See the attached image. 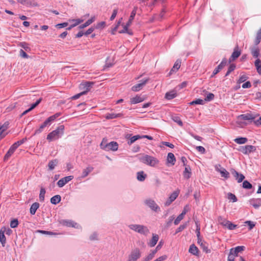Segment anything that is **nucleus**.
Here are the masks:
<instances>
[{
  "label": "nucleus",
  "instance_id": "nucleus-28",
  "mask_svg": "<svg viewBox=\"0 0 261 261\" xmlns=\"http://www.w3.org/2000/svg\"><path fill=\"white\" fill-rule=\"evenodd\" d=\"M93 168L91 166L87 167L84 169L82 172L81 177L85 178L88 175V174L93 171Z\"/></svg>",
  "mask_w": 261,
  "mask_h": 261
},
{
  "label": "nucleus",
  "instance_id": "nucleus-23",
  "mask_svg": "<svg viewBox=\"0 0 261 261\" xmlns=\"http://www.w3.org/2000/svg\"><path fill=\"white\" fill-rule=\"evenodd\" d=\"M189 252L193 255L199 256V250L194 244H192L190 246Z\"/></svg>",
  "mask_w": 261,
  "mask_h": 261
},
{
  "label": "nucleus",
  "instance_id": "nucleus-14",
  "mask_svg": "<svg viewBox=\"0 0 261 261\" xmlns=\"http://www.w3.org/2000/svg\"><path fill=\"white\" fill-rule=\"evenodd\" d=\"M241 55V51L239 49V47L237 45L234 49V50L229 59V62L230 63L231 62L234 61L236 59H237Z\"/></svg>",
  "mask_w": 261,
  "mask_h": 261
},
{
  "label": "nucleus",
  "instance_id": "nucleus-56",
  "mask_svg": "<svg viewBox=\"0 0 261 261\" xmlns=\"http://www.w3.org/2000/svg\"><path fill=\"white\" fill-rule=\"evenodd\" d=\"M229 230H233L237 227V225L232 224L230 221H228L226 226Z\"/></svg>",
  "mask_w": 261,
  "mask_h": 261
},
{
  "label": "nucleus",
  "instance_id": "nucleus-54",
  "mask_svg": "<svg viewBox=\"0 0 261 261\" xmlns=\"http://www.w3.org/2000/svg\"><path fill=\"white\" fill-rule=\"evenodd\" d=\"M60 116V113H57L48 118L51 122H53L57 118Z\"/></svg>",
  "mask_w": 261,
  "mask_h": 261
},
{
  "label": "nucleus",
  "instance_id": "nucleus-42",
  "mask_svg": "<svg viewBox=\"0 0 261 261\" xmlns=\"http://www.w3.org/2000/svg\"><path fill=\"white\" fill-rule=\"evenodd\" d=\"M141 138H142V137L140 135H136V136H133L130 138V139L128 141L127 143L129 145H131L134 142H135L136 140H137L138 139H141Z\"/></svg>",
  "mask_w": 261,
  "mask_h": 261
},
{
  "label": "nucleus",
  "instance_id": "nucleus-62",
  "mask_svg": "<svg viewBox=\"0 0 261 261\" xmlns=\"http://www.w3.org/2000/svg\"><path fill=\"white\" fill-rule=\"evenodd\" d=\"M20 56L23 58H29L28 54L22 49H20Z\"/></svg>",
  "mask_w": 261,
  "mask_h": 261
},
{
  "label": "nucleus",
  "instance_id": "nucleus-15",
  "mask_svg": "<svg viewBox=\"0 0 261 261\" xmlns=\"http://www.w3.org/2000/svg\"><path fill=\"white\" fill-rule=\"evenodd\" d=\"M18 3L27 7H37L38 4L35 1H31L30 0H17Z\"/></svg>",
  "mask_w": 261,
  "mask_h": 261
},
{
  "label": "nucleus",
  "instance_id": "nucleus-46",
  "mask_svg": "<svg viewBox=\"0 0 261 261\" xmlns=\"http://www.w3.org/2000/svg\"><path fill=\"white\" fill-rule=\"evenodd\" d=\"M251 54L255 58H257L259 55V49L256 47H253L251 49Z\"/></svg>",
  "mask_w": 261,
  "mask_h": 261
},
{
  "label": "nucleus",
  "instance_id": "nucleus-38",
  "mask_svg": "<svg viewBox=\"0 0 261 261\" xmlns=\"http://www.w3.org/2000/svg\"><path fill=\"white\" fill-rule=\"evenodd\" d=\"M247 139L246 138L240 137L236 138L234 140V142L239 144H245L247 142Z\"/></svg>",
  "mask_w": 261,
  "mask_h": 261
},
{
  "label": "nucleus",
  "instance_id": "nucleus-59",
  "mask_svg": "<svg viewBox=\"0 0 261 261\" xmlns=\"http://www.w3.org/2000/svg\"><path fill=\"white\" fill-rule=\"evenodd\" d=\"M231 172V174L233 175V176H234V177L236 178V180L238 179V178L239 177L240 175L241 174V173H239L238 172L236 171L234 169H232Z\"/></svg>",
  "mask_w": 261,
  "mask_h": 261
},
{
  "label": "nucleus",
  "instance_id": "nucleus-43",
  "mask_svg": "<svg viewBox=\"0 0 261 261\" xmlns=\"http://www.w3.org/2000/svg\"><path fill=\"white\" fill-rule=\"evenodd\" d=\"M45 194V190L43 188H41L39 194V200L43 202L44 200V196Z\"/></svg>",
  "mask_w": 261,
  "mask_h": 261
},
{
  "label": "nucleus",
  "instance_id": "nucleus-1",
  "mask_svg": "<svg viewBox=\"0 0 261 261\" xmlns=\"http://www.w3.org/2000/svg\"><path fill=\"white\" fill-rule=\"evenodd\" d=\"M139 159L143 164L151 167H154L159 163V161L158 159L147 154H143Z\"/></svg>",
  "mask_w": 261,
  "mask_h": 261
},
{
  "label": "nucleus",
  "instance_id": "nucleus-34",
  "mask_svg": "<svg viewBox=\"0 0 261 261\" xmlns=\"http://www.w3.org/2000/svg\"><path fill=\"white\" fill-rule=\"evenodd\" d=\"M58 164V160L57 159L53 160L50 161L48 163V166L50 170H53L55 167Z\"/></svg>",
  "mask_w": 261,
  "mask_h": 261
},
{
  "label": "nucleus",
  "instance_id": "nucleus-29",
  "mask_svg": "<svg viewBox=\"0 0 261 261\" xmlns=\"http://www.w3.org/2000/svg\"><path fill=\"white\" fill-rule=\"evenodd\" d=\"M137 174V178L140 181H144L147 177V175L145 174L143 171L138 172Z\"/></svg>",
  "mask_w": 261,
  "mask_h": 261
},
{
  "label": "nucleus",
  "instance_id": "nucleus-39",
  "mask_svg": "<svg viewBox=\"0 0 261 261\" xmlns=\"http://www.w3.org/2000/svg\"><path fill=\"white\" fill-rule=\"evenodd\" d=\"M218 221L221 225L226 226L227 224L228 223V220H226L225 218H224L222 216H219L218 218Z\"/></svg>",
  "mask_w": 261,
  "mask_h": 261
},
{
  "label": "nucleus",
  "instance_id": "nucleus-24",
  "mask_svg": "<svg viewBox=\"0 0 261 261\" xmlns=\"http://www.w3.org/2000/svg\"><path fill=\"white\" fill-rule=\"evenodd\" d=\"M195 224H196V236L197 237V243H198V244H199L200 243V242H201V239L200 238V224L198 221H196Z\"/></svg>",
  "mask_w": 261,
  "mask_h": 261
},
{
  "label": "nucleus",
  "instance_id": "nucleus-8",
  "mask_svg": "<svg viewBox=\"0 0 261 261\" xmlns=\"http://www.w3.org/2000/svg\"><path fill=\"white\" fill-rule=\"evenodd\" d=\"M145 203L150 207L152 211L158 212L160 211V208L155 203V202L151 199L145 200Z\"/></svg>",
  "mask_w": 261,
  "mask_h": 261
},
{
  "label": "nucleus",
  "instance_id": "nucleus-49",
  "mask_svg": "<svg viewBox=\"0 0 261 261\" xmlns=\"http://www.w3.org/2000/svg\"><path fill=\"white\" fill-rule=\"evenodd\" d=\"M18 225V221L17 219H13L10 222V227L11 228H14L16 227Z\"/></svg>",
  "mask_w": 261,
  "mask_h": 261
},
{
  "label": "nucleus",
  "instance_id": "nucleus-45",
  "mask_svg": "<svg viewBox=\"0 0 261 261\" xmlns=\"http://www.w3.org/2000/svg\"><path fill=\"white\" fill-rule=\"evenodd\" d=\"M121 115L120 114H116L115 113L108 114L106 116V118L107 119H112L118 117H120Z\"/></svg>",
  "mask_w": 261,
  "mask_h": 261
},
{
  "label": "nucleus",
  "instance_id": "nucleus-25",
  "mask_svg": "<svg viewBox=\"0 0 261 261\" xmlns=\"http://www.w3.org/2000/svg\"><path fill=\"white\" fill-rule=\"evenodd\" d=\"M138 9L137 7H135L133 10V11L131 12L130 16L129 17V20L127 21L126 24L128 25L129 26L130 25V24L132 23L133 20L134 19V17L136 14L137 10Z\"/></svg>",
  "mask_w": 261,
  "mask_h": 261
},
{
  "label": "nucleus",
  "instance_id": "nucleus-5",
  "mask_svg": "<svg viewBox=\"0 0 261 261\" xmlns=\"http://www.w3.org/2000/svg\"><path fill=\"white\" fill-rule=\"evenodd\" d=\"M141 256V252L139 248H135L132 250L128 257L127 261H137Z\"/></svg>",
  "mask_w": 261,
  "mask_h": 261
},
{
  "label": "nucleus",
  "instance_id": "nucleus-2",
  "mask_svg": "<svg viewBox=\"0 0 261 261\" xmlns=\"http://www.w3.org/2000/svg\"><path fill=\"white\" fill-rule=\"evenodd\" d=\"M64 126L60 125L55 130L49 133L47 136V140L50 142L56 140L60 138L64 134Z\"/></svg>",
  "mask_w": 261,
  "mask_h": 261
},
{
  "label": "nucleus",
  "instance_id": "nucleus-47",
  "mask_svg": "<svg viewBox=\"0 0 261 261\" xmlns=\"http://www.w3.org/2000/svg\"><path fill=\"white\" fill-rule=\"evenodd\" d=\"M242 187L246 189H250L252 188V185L247 180H244L243 182Z\"/></svg>",
  "mask_w": 261,
  "mask_h": 261
},
{
  "label": "nucleus",
  "instance_id": "nucleus-13",
  "mask_svg": "<svg viewBox=\"0 0 261 261\" xmlns=\"http://www.w3.org/2000/svg\"><path fill=\"white\" fill-rule=\"evenodd\" d=\"M73 178V176H68L60 179L57 182L58 186L61 188L63 187L65 184L71 180Z\"/></svg>",
  "mask_w": 261,
  "mask_h": 261
},
{
  "label": "nucleus",
  "instance_id": "nucleus-64",
  "mask_svg": "<svg viewBox=\"0 0 261 261\" xmlns=\"http://www.w3.org/2000/svg\"><path fill=\"white\" fill-rule=\"evenodd\" d=\"M234 254L230 252L228 256V261H234Z\"/></svg>",
  "mask_w": 261,
  "mask_h": 261
},
{
  "label": "nucleus",
  "instance_id": "nucleus-4",
  "mask_svg": "<svg viewBox=\"0 0 261 261\" xmlns=\"http://www.w3.org/2000/svg\"><path fill=\"white\" fill-rule=\"evenodd\" d=\"M100 146L102 149L106 151H116L118 148V144L116 142L112 141L110 143H107V140L106 139H103Z\"/></svg>",
  "mask_w": 261,
  "mask_h": 261
},
{
  "label": "nucleus",
  "instance_id": "nucleus-57",
  "mask_svg": "<svg viewBox=\"0 0 261 261\" xmlns=\"http://www.w3.org/2000/svg\"><path fill=\"white\" fill-rule=\"evenodd\" d=\"M223 68H222V66H220L219 65L214 69L213 74L212 75V77H213L214 75L217 74L221 69Z\"/></svg>",
  "mask_w": 261,
  "mask_h": 261
},
{
  "label": "nucleus",
  "instance_id": "nucleus-19",
  "mask_svg": "<svg viewBox=\"0 0 261 261\" xmlns=\"http://www.w3.org/2000/svg\"><path fill=\"white\" fill-rule=\"evenodd\" d=\"M245 248V247L243 246H237L236 248H231L230 252L233 254L235 256H237L238 253L244 251Z\"/></svg>",
  "mask_w": 261,
  "mask_h": 261
},
{
  "label": "nucleus",
  "instance_id": "nucleus-48",
  "mask_svg": "<svg viewBox=\"0 0 261 261\" xmlns=\"http://www.w3.org/2000/svg\"><path fill=\"white\" fill-rule=\"evenodd\" d=\"M227 198L228 199L232 200L233 202L237 201V197L233 194L231 193H228Z\"/></svg>",
  "mask_w": 261,
  "mask_h": 261
},
{
  "label": "nucleus",
  "instance_id": "nucleus-36",
  "mask_svg": "<svg viewBox=\"0 0 261 261\" xmlns=\"http://www.w3.org/2000/svg\"><path fill=\"white\" fill-rule=\"evenodd\" d=\"M255 66L256 67L257 72L259 74H261V61L259 59L255 60L254 62Z\"/></svg>",
  "mask_w": 261,
  "mask_h": 261
},
{
  "label": "nucleus",
  "instance_id": "nucleus-3",
  "mask_svg": "<svg viewBox=\"0 0 261 261\" xmlns=\"http://www.w3.org/2000/svg\"><path fill=\"white\" fill-rule=\"evenodd\" d=\"M128 227L130 229L146 236L149 233V230L147 227L143 225L130 224Z\"/></svg>",
  "mask_w": 261,
  "mask_h": 261
},
{
  "label": "nucleus",
  "instance_id": "nucleus-44",
  "mask_svg": "<svg viewBox=\"0 0 261 261\" xmlns=\"http://www.w3.org/2000/svg\"><path fill=\"white\" fill-rule=\"evenodd\" d=\"M155 254V251L152 250L151 252L144 258L143 261H150L154 257Z\"/></svg>",
  "mask_w": 261,
  "mask_h": 261
},
{
  "label": "nucleus",
  "instance_id": "nucleus-32",
  "mask_svg": "<svg viewBox=\"0 0 261 261\" xmlns=\"http://www.w3.org/2000/svg\"><path fill=\"white\" fill-rule=\"evenodd\" d=\"M144 100V98L140 96L137 95L135 97L130 99L131 104H136L141 102Z\"/></svg>",
  "mask_w": 261,
  "mask_h": 261
},
{
  "label": "nucleus",
  "instance_id": "nucleus-58",
  "mask_svg": "<svg viewBox=\"0 0 261 261\" xmlns=\"http://www.w3.org/2000/svg\"><path fill=\"white\" fill-rule=\"evenodd\" d=\"M85 92H81L80 93H78L77 94H75V95L72 96L71 97V99L72 100H75L79 98L82 95H85Z\"/></svg>",
  "mask_w": 261,
  "mask_h": 261
},
{
  "label": "nucleus",
  "instance_id": "nucleus-27",
  "mask_svg": "<svg viewBox=\"0 0 261 261\" xmlns=\"http://www.w3.org/2000/svg\"><path fill=\"white\" fill-rule=\"evenodd\" d=\"M176 95V92L174 90H172L166 93L165 98L168 100H170L175 98Z\"/></svg>",
  "mask_w": 261,
  "mask_h": 261
},
{
  "label": "nucleus",
  "instance_id": "nucleus-6",
  "mask_svg": "<svg viewBox=\"0 0 261 261\" xmlns=\"http://www.w3.org/2000/svg\"><path fill=\"white\" fill-rule=\"evenodd\" d=\"M259 116L258 114L247 113L241 114L238 116L239 120H249L250 122L256 120L255 119Z\"/></svg>",
  "mask_w": 261,
  "mask_h": 261
},
{
  "label": "nucleus",
  "instance_id": "nucleus-16",
  "mask_svg": "<svg viewBox=\"0 0 261 261\" xmlns=\"http://www.w3.org/2000/svg\"><path fill=\"white\" fill-rule=\"evenodd\" d=\"M51 122L47 118L39 127V128L35 130V135L41 133L43 129L46 126L50 125Z\"/></svg>",
  "mask_w": 261,
  "mask_h": 261
},
{
  "label": "nucleus",
  "instance_id": "nucleus-50",
  "mask_svg": "<svg viewBox=\"0 0 261 261\" xmlns=\"http://www.w3.org/2000/svg\"><path fill=\"white\" fill-rule=\"evenodd\" d=\"M248 77L245 74L241 75L240 78L238 81V83L240 84L244 82L246 80H247Z\"/></svg>",
  "mask_w": 261,
  "mask_h": 261
},
{
  "label": "nucleus",
  "instance_id": "nucleus-7",
  "mask_svg": "<svg viewBox=\"0 0 261 261\" xmlns=\"http://www.w3.org/2000/svg\"><path fill=\"white\" fill-rule=\"evenodd\" d=\"M238 150L244 154H249L256 150V147L253 145H246L240 146Z\"/></svg>",
  "mask_w": 261,
  "mask_h": 261
},
{
  "label": "nucleus",
  "instance_id": "nucleus-37",
  "mask_svg": "<svg viewBox=\"0 0 261 261\" xmlns=\"http://www.w3.org/2000/svg\"><path fill=\"white\" fill-rule=\"evenodd\" d=\"M261 40V28L258 31L256 38L254 40V43L256 45H258Z\"/></svg>",
  "mask_w": 261,
  "mask_h": 261
},
{
  "label": "nucleus",
  "instance_id": "nucleus-40",
  "mask_svg": "<svg viewBox=\"0 0 261 261\" xmlns=\"http://www.w3.org/2000/svg\"><path fill=\"white\" fill-rule=\"evenodd\" d=\"M198 244L200 245L201 248L202 249L203 251H205L206 253L210 252V250L208 249L206 243L204 242L202 240L201 242H200V243Z\"/></svg>",
  "mask_w": 261,
  "mask_h": 261
},
{
  "label": "nucleus",
  "instance_id": "nucleus-26",
  "mask_svg": "<svg viewBox=\"0 0 261 261\" xmlns=\"http://www.w3.org/2000/svg\"><path fill=\"white\" fill-rule=\"evenodd\" d=\"M167 161L168 163L171 164L172 165H174L176 161L174 154L171 152L168 153Z\"/></svg>",
  "mask_w": 261,
  "mask_h": 261
},
{
  "label": "nucleus",
  "instance_id": "nucleus-60",
  "mask_svg": "<svg viewBox=\"0 0 261 261\" xmlns=\"http://www.w3.org/2000/svg\"><path fill=\"white\" fill-rule=\"evenodd\" d=\"M163 245V242L161 241L159 242V244L157 245L154 250H153V251H155L156 253L158 250L161 249Z\"/></svg>",
  "mask_w": 261,
  "mask_h": 261
},
{
  "label": "nucleus",
  "instance_id": "nucleus-63",
  "mask_svg": "<svg viewBox=\"0 0 261 261\" xmlns=\"http://www.w3.org/2000/svg\"><path fill=\"white\" fill-rule=\"evenodd\" d=\"M167 258V256L166 255H164L161 256H160L158 258L155 259L153 261H164Z\"/></svg>",
  "mask_w": 261,
  "mask_h": 261
},
{
  "label": "nucleus",
  "instance_id": "nucleus-11",
  "mask_svg": "<svg viewBox=\"0 0 261 261\" xmlns=\"http://www.w3.org/2000/svg\"><path fill=\"white\" fill-rule=\"evenodd\" d=\"M9 125V121H6L4 124H0V140L4 138L7 135L6 130L8 128Z\"/></svg>",
  "mask_w": 261,
  "mask_h": 261
},
{
  "label": "nucleus",
  "instance_id": "nucleus-21",
  "mask_svg": "<svg viewBox=\"0 0 261 261\" xmlns=\"http://www.w3.org/2000/svg\"><path fill=\"white\" fill-rule=\"evenodd\" d=\"M159 239V237L156 234H152V238L150 241L148 243V245L150 247H154L157 243Z\"/></svg>",
  "mask_w": 261,
  "mask_h": 261
},
{
  "label": "nucleus",
  "instance_id": "nucleus-61",
  "mask_svg": "<svg viewBox=\"0 0 261 261\" xmlns=\"http://www.w3.org/2000/svg\"><path fill=\"white\" fill-rule=\"evenodd\" d=\"M90 239L91 241H95L98 240V235L96 232L93 233L90 237Z\"/></svg>",
  "mask_w": 261,
  "mask_h": 261
},
{
  "label": "nucleus",
  "instance_id": "nucleus-41",
  "mask_svg": "<svg viewBox=\"0 0 261 261\" xmlns=\"http://www.w3.org/2000/svg\"><path fill=\"white\" fill-rule=\"evenodd\" d=\"M219 171L221 174L222 177H225V178H228L229 177V173L228 171L226 170L225 169L222 168V170H217Z\"/></svg>",
  "mask_w": 261,
  "mask_h": 261
},
{
  "label": "nucleus",
  "instance_id": "nucleus-18",
  "mask_svg": "<svg viewBox=\"0 0 261 261\" xmlns=\"http://www.w3.org/2000/svg\"><path fill=\"white\" fill-rule=\"evenodd\" d=\"M60 223L62 225L68 226V227H75L77 225L76 223L71 221V220H61L59 221Z\"/></svg>",
  "mask_w": 261,
  "mask_h": 261
},
{
  "label": "nucleus",
  "instance_id": "nucleus-12",
  "mask_svg": "<svg viewBox=\"0 0 261 261\" xmlns=\"http://www.w3.org/2000/svg\"><path fill=\"white\" fill-rule=\"evenodd\" d=\"M190 210V207L188 205H186L182 212V213L177 216L176 219L175 220L174 223L175 225H177L180 221L183 219L186 214Z\"/></svg>",
  "mask_w": 261,
  "mask_h": 261
},
{
  "label": "nucleus",
  "instance_id": "nucleus-17",
  "mask_svg": "<svg viewBox=\"0 0 261 261\" xmlns=\"http://www.w3.org/2000/svg\"><path fill=\"white\" fill-rule=\"evenodd\" d=\"M178 195V193L177 192H174L173 193L171 194L169 198L167 200V201L165 203V206H169L173 201H174Z\"/></svg>",
  "mask_w": 261,
  "mask_h": 261
},
{
  "label": "nucleus",
  "instance_id": "nucleus-51",
  "mask_svg": "<svg viewBox=\"0 0 261 261\" xmlns=\"http://www.w3.org/2000/svg\"><path fill=\"white\" fill-rule=\"evenodd\" d=\"M214 98V94L212 93H209L204 99L205 101H210Z\"/></svg>",
  "mask_w": 261,
  "mask_h": 261
},
{
  "label": "nucleus",
  "instance_id": "nucleus-35",
  "mask_svg": "<svg viewBox=\"0 0 261 261\" xmlns=\"http://www.w3.org/2000/svg\"><path fill=\"white\" fill-rule=\"evenodd\" d=\"M181 65V61L180 60H177L175 63H174V65L173 67V68L171 69L170 74L172 72L176 71L178 70V69L180 68Z\"/></svg>",
  "mask_w": 261,
  "mask_h": 261
},
{
  "label": "nucleus",
  "instance_id": "nucleus-33",
  "mask_svg": "<svg viewBox=\"0 0 261 261\" xmlns=\"http://www.w3.org/2000/svg\"><path fill=\"white\" fill-rule=\"evenodd\" d=\"M61 199L60 195H56L51 198L50 202L53 204H57L60 202Z\"/></svg>",
  "mask_w": 261,
  "mask_h": 261
},
{
  "label": "nucleus",
  "instance_id": "nucleus-22",
  "mask_svg": "<svg viewBox=\"0 0 261 261\" xmlns=\"http://www.w3.org/2000/svg\"><path fill=\"white\" fill-rule=\"evenodd\" d=\"M249 203L256 209L261 206V200L260 199H251L249 200Z\"/></svg>",
  "mask_w": 261,
  "mask_h": 261
},
{
  "label": "nucleus",
  "instance_id": "nucleus-10",
  "mask_svg": "<svg viewBox=\"0 0 261 261\" xmlns=\"http://www.w3.org/2000/svg\"><path fill=\"white\" fill-rule=\"evenodd\" d=\"M94 83L91 82H85L82 83L80 85V89L83 90V92H85V94L90 91L91 88L93 85Z\"/></svg>",
  "mask_w": 261,
  "mask_h": 261
},
{
  "label": "nucleus",
  "instance_id": "nucleus-20",
  "mask_svg": "<svg viewBox=\"0 0 261 261\" xmlns=\"http://www.w3.org/2000/svg\"><path fill=\"white\" fill-rule=\"evenodd\" d=\"M6 227H3L0 230V242L4 246L6 243V239L5 236Z\"/></svg>",
  "mask_w": 261,
  "mask_h": 261
},
{
  "label": "nucleus",
  "instance_id": "nucleus-53",
  "mask_svg": "<svg viewBox=\"0 0 261 261\" xmlns=\"http://www.w3.org/2000/svg\"><path fill=\"white\" fill-rule=\"evenodd\" d=\"M13 153L14 152L13 151L9 149L4 156V161L8 160L9 158L13 154Z\"/></svg>",
  "mask_w": 261,
  "mask_h": 261
},
{
  "label": "nucleus",
  "instance_id": "nucleus-55",
  "mask_svg": "<svg viewBox=\"0 0 261 261\" xmlns=\"http://www.w3.org/2000/svg\"><path fill=\"white\" fill-rule=\"evenodd\" d=\"M245 224H247L249 226V229L251 230L255 225V224L251 221H247L245 222Z\"/></svg>",
  "mask_w": 261,
  "mask_h": 261
},
{
  "label": "nucleus",
  "instance_id": "nucleus-52",
  "mask_svg": "<svg viewBox=\"0 0 261 261\" xmlns=\"http://www.w3.org/2000/svg\"><path fill=\"white\" fill-rule=\"evenodd\" d=\"M106 25V22L105 21H101L98 23H97L95 27V29H100L103 28Z\"/></svg>",
  "mask_w": 261,
  "mask_h": 261
},
{
  "label": "nucleus",
  "instance_id": "nucleus-31",
  "mask_svg": "<svg viewBox=\"0 0 261 261\" xmlns=\"http://www.w3.org/2000/svg\"><path fill=\"white\" fill-rule=\"evenodd\" d=\"M39 207V203L35 202L33 203L30 207V213L31 215H35L37 210Z\"/></svg>",
  "mask_w": 261,
  "mask_h": 261
},
{
  "label": "nucleus",
  "instance_id": "nucleus-9",
  "mask_svg": "<svg viewBox=\"0 0 261 261\" xmlns=\"http://www.w3.org/2000/svg\"><path fill=\"white\" fill-rule=\"evenodd\" d=\"M149 78L143 79L140 81V83H138L132 87V90L133 91L137 92L142 89L143 87L148 82Z\"/></svg>",
  "mask_w": 261,
  "mask_h": 261
},
{
  "label": "nucleus",
  "instance_id": "nucleus-30",
  "mask_svg": "<svg viewBox=\"0 0 261 261\" xmlns=\"http://www.w3.org/2000/svg\"><path fill=\"white\" fill-rule=\"evenodd\" d=\"M191 168L189 166H186L184 171L183 175L185 178L189 179L191 177Z\"/></svg>",
  "mask_w": 261,
  "mask_h": 261
}]
</instances>
